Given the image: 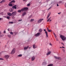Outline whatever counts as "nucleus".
Instances as JSON below:
<instances>
[{
    "label": "nucleus",
    "instance_id": "nucleus-38",
    "mask_svg": "<svg viewBox=\"0 0 66 66\" xmlns=\"http://www.w3.org/2000/svg\"><path fill=\"white\" fill-rule=\"evenodd\" d=\"M22 21V20H18V21Z\"/></svg>",
    "mask_w": 66,
    "mask_h": 66
},
{
    "label": "nucleus",
    "instance_id": "nucleus-12",
    "mask_svg": "<svg viewBox=\"0 0 66 66\" xmlns=\"http://www.w3.org/2000/svg\"><path fill=\"white\" fill-rule=\"evenodd\" d=\"M8 15L9 16H11L12 15V13H7Z\"/></svg>",
    "mask_w": 66,
    "mask_h": 66
},
{
    "label": "nucleus",
    "instance_id": "nucleus-29",
    "mask_svg": "<svg viewBox=\"0 0 66 66\" xmlns=\"http://www.w3.org/2000/svg\"><path fill=\"white\" fill-rule=\"evenodd\" d=\"M10 17L9 16H7L6 18L7 19H10Z\"/></svg>",
    "mask_w": 66,
    "mask_h": 66
},
{
    "label": "nucleus",
    "instance_id": "nucleus-51",
    "mask_svg": "<svg viewBox=\"0 0 66 66\" xmlns=\"http://www.w3.org/2000/svg\"><path fill=\"white\" fill-rule=\"evenodd\" d=\"M62 48H64V49H65V47H64L62 46Z\"/></svg>",
    "mask_w": 66,
    "mask_h": 66
},
{
    "label": "nucleus",
    "instance_id": "nucleus-11",
    "mask_svg": "<svg viewBox=\"0 0 66 66\" xmlns=\"http://www.w3.org/2000/svg\"><path fill=\"white\" fill-rule=\"evenodd\" d=\"M29 47V46H28L27 47L25 46L24 48V50H27V49Z\"/></svg>",
    "mask_w": 66,
    "mask_h": 66
},
{
    "label": "nucleus",
    "instance_id": "nucleus-31",
    "mask_svg": "<svg viewBox=\"0 0 66 66\" xmlns=\"http://www.w3.org/2000/svg\"><path fill=\"white\" fill-rule=\"evenodd\" d=\"M3 36V35H0V37H2Z\"/></svg>",
    "mask_w": 66,
    "mask_h": 66
},
{
    "label": "nucleus",
    "instance_id": "nucleus-55",
    "mask_svg": "<svg viewBox=\"0 0 66 66\" xmlns=\"http://www.w3.org/2000/svg\"><path fill=\"white\" fill-rule=\"evenodd\" d=\"M56 41H57L58 40V39H56Z\"/></svg>",
    "mask_w": 66,
    "mask_h": 66
},
{
    "label": "nucleus",
    "instance_id": "nucleus-34",
    "mask_svg": "<svg viewBox=\"0 0 66 66\" xmlns=\"http://www.w3.org/2000/svg\"><path fill=\"white\" fill-rule=\"evenodd\" d=\"M3 59L0 58V60H3Z\"/></svg>",
    "mask_w": 66,
    "mask_h": 66
},
{
    "label": "nucleus",
    "instance_id": "nucleus-46",
    "mask_svg": "<svg viewBox=\"0 0 66 66\" xmlns=\"http://www.w3.org/2000/svg\"><path fill=\"white\" fill-rule=\"evenodd\" d=\"M8 31H10V29H8Z\"/></svg>",
    "mask_w": 66,
    "mask_h": 66
},
{
    "label": "nucleus",
    "instance_id": "nucleus-18",
    "mask_svg": "<svg viewBox=\"0 0 66 66\" xmlns=\"http://www.w3.org/2000/svg\"><path fill=\"white\" fill-rule=\"evenodd\" d=\"M9 11L10 12H13V10L12 8L10 9Z\"/></svg>",
    "mask_w": 66,
    "mask_h": 66
},
{
    "label": "nucleus",
    "instance_id": "nucleus-24",
    "mask_svg": "<svg viewBox=\"0 0 66 66\" xmlns=\"http://www.w3.org/2000/svg\"><path fill=\"white\" fill-rule=\"evenodd\" d=\"M34 19H31L30 21L31 22H33V21H34Z\"/></svg>",
    "mask_w": 66,
    "mask_h": 66
},
{
    "label": "nucleus",
    "instance_id": "nucleus-8",
    "mask_svg": "<svg viewBox=\"0 0 66 66\" xmlns=\"http://www.w3.org/2000/svg\"><path fill=\"white\" fill-rule=\"evenodd\" d=\"M43 19H39V20H38L37 21V22L38 23H40V22H41L43 20Z\"/></svg>",
    "mask_w": 66,
    "mask_h": 66
},
{
    "label": "nucleus",
    "instance_id": "nucleus-28",
    "mask_svg": "<svg viewBox=\"0 0 66 66\" xmlns=\"http://www.w3.org/2000/svg\"><path fill=\"white\" fill-rule=\"evenodd\" d=\"M9 5L10 6H13V5H12V4H9Z\"/></svg>",
    "mask_w": 66,
    "mask_h": 66
},
{
    "label": "nucleus",
    "instance_id": "nucleus-19",
    "mask_svg": "<svg viewBox=\"0 0 66 66\" xmlns=\"http://www.w3.org/2000/svg\"><path fill=\"white\" fill-rule=\"evenodd\" d=\"M51 53V52H49L47 53L46 54L47 55H49Z\"/></svg>",
    "mask_w": 66,
    "mask_h": 66
},
{
    "label": "nucleus",
    "instance_id": "nucleus-33",
    "mask_svg": "<svg viewBox=\"0 0 66 66\" xmlns=\"http://www.w3.org/2000/svg\"><path fill=\"white\" fill-rule=\"evenodd\" d=\"M1 14L2 15H3V12H2L1 13Z\"/></svg>",
    "mask_w": 66,
    "mask_h": 66
},
{
    "label": "nucleus",
    "instance_id": "nucleus-32",
    "mask_svg": "<svg viewBox=\"0 0 66 66\" xmlns=\"http://www.w3.org/2000/svg\"><path fill=\"white\" fill-rule=\"evenodd\" d=\"M27 6H30V4H28L27 5Z\"/></svg>",
    "mask_w": 66,
    "mask_h": 66
},
{
    "label": "nucleus",
    "instance_id": "nucleus-48",
    "mask_svg": "<svg viewBox=\"0 0 66 66\" xmlns=\"http://www.w3.org/2000/svg\"><path fill=\"white\" fill-rule=\"evenodd\" d=\"M50 45H51V46H52V44H51L50 43Z\"/></svg>",
    "mask_w": 66,
    "mask_h": 66
},
{
    "label": "nucleus",
    "instance_id": "nucleus-35",
    "mask_svg": "<svg viewBox=\"0 0 66 66\" xmlns=\"http://www.w3.org/2000/svg\"><path fill=\"white\" fill-rule=\"evenodd\" d=\"M14 33L15 34V35H16V34H17V33L16 32H14Z\"/></svg>",
    "mask_w": 66,
    "mask_h": 66
},
{
    "label": "nucleus",
    "instance_id": "nucleus-10",
    "mask_svg": "<svg viewBox=\"0 0 66 66\" xmlns=\"http://www.w3.org/2000/svg\"><path fill=\"white\" fill-rule=\"evenodd\" d=\"M54 57L56 59H58V60H61V57H58L56 56H54Z\"/></svg>",
    "mask_w": 66,
    "mask_h": 66
},
{
    "label": "nucleus",
    "instance_id": "nucleus-47",
    "mask_svg": "<svg viewBox=\"0 0 66 66\" xmlns=\"http://www.w3.org/2000/svg\"><path fill=\"white\" fill-rule=\"evenodd\" d=\"M47 31H48V30H49V28H47Z\"/></svg>",
    "mask_w": 66,
    "mask_h": 66
},
{
    "label": "nucleus",
    "instance_id": "nucleus-14",
    "mask_svg": "<svg viewBox=\"0 0 66 66\" xmlns=\"http://www.w3.org/2000/svg\"><path fill=\"white\" fill-rule=\"evenodd\" d=\"M16 6H17L16 5H14L12 7L13 9H16L17 7H16Z\"/></svg>",
    "mask_w": 66,
    "mask_h": 66
},
{
    "label": "nucleus",
    "instance_id": "nucleus-54",
    "mask_svg": "<svg viewBox=\"0 0 66 66\" xmlns=\"http://www.w3.org/2000/svg\"><path fill=\"white\" fill-rule=\"evenodd\" d=\"M27 0H23V1H26Z\"/></svg>",
    "mask_w": 66,
    "mask_h": 66
},
{
    "label": "nucleus",
    "instance_id": "nucleus-1",
    "mask_svg": "<svg viewBox=\"0 0 66 66\" xmlns=\"http://www.w3.org/2000/svg\"><path fill=\"white\" fill-rule=\"evenodd\" d=\"M28 9V8L24 7L21 9V10H18V12L19 13H21V11H22V12H23V11H27Z\"/></svg>",
    "mask_w": 66,
    "mask_h": 66
},
{
    "label": "nucleus",
    "instance_id": "nucleus-57",
    "mask_svg": "<svg viewBox=\"0 0 66 66\" xmlns=\"http://www.w3.org/2000/svg\"><path fill=\"white\" fill-rule=\"evenodd\" d=\"M62 44L63 45H64V44L63 43H62Z\"/></svg>",
    "mask_w": 66,
    "mask_h": 66
},
{
    "label": "nucleus",
    "instance_id": "nucleus-22",
    "mask_svg": "<svg viewBox=\"0 0 66 66\" xmlns=\"http://www.w3.org/2000/svg\"><path fill=\"white\" fill-rule=\"evenodd\" d=\"M18 57H21V56H22V54H19L18 55Z\"/></svg>",
    "mask_w": 66,
    "mask_h": 66
},
{
    "label": "nucleus",
    "instance_id": "nucleus-4",
    "mask_svg": "<svg viewBox=\"0 0 66 66\" xmlns=\"http://www.w3.org/2000/svg\"><path fill=\"white\" fill-rule=\"evenodd\" d=\"M44 31H45V33L46 36L47 37H48V32H47V31H46V30L44 29Z\"/></svg>",
    "mask_w": 66,
    "mask_h": 66
},
{
    "label": "nucleus",
    "instance_id": "nucleus-56",
    "mask_svg": "<svg viewBox=\"0 0 66 66\" xmlns=\"http://www.w3.org/2000/svg\"><path fill=\"white\" fill-rule=\"evenodd\" d=\"M31 48V47H29V49H30Z\"/></svg>",
    "mask_w": 66,
    "mask_h": 66
},
{
    "label": "nucleus",
    "instance_id": "nucleus-61",
    "mask_svg": "<svg viewBox=\"0 0 66 66\" xmlns=\"http://www.w3.org/2000/svg\"><path fill=\"white\" fill-rule=\"evenodd\" d=\"M1 27L0 26V27Z\"/></svg>",
    "mask_w": 66,
    "mask_h": 66
},
{
    "label": "nucleus",
    "instance_id": "nucleus-50",
    "mask_svg": "<svg viewBox=\"0 0 66 66\" xmlns=\"http://www.w3.org/2000/svg\"><path fill=\"white\" fill-rule=\"evenodd\" d=\"M49 0H47L46 1H47V2H48L49 1Z\"/></svg>",
    "mask_w": 66,
    "mask_h": 66
},
{
    "label": "nucleus",
    "instance_id": "nucleus-43",
    "mask_svg": "<svg viewBox=\"0 0 66 66\" xmlns=\"http://www.w3.org/2000/svg\"><path fill=\"white\" fill-rule=\"evenodd\" d=\"M54 36L55 38H56L57 37H56V35H55V36Z\"/></svg>",
    "mask_w": 66,
    "mask_h": 66
},
{
    "label": "nucleus",
    "instance_id": "nucleus-17",
    "mask_svg": "<svg viewBox=\"0 0 66 66\" xmlns=\"http://www.w3.org/2000/svg\"><path fill=\"white\" fill-rule=\"evenodd\" d=\"M5 2V0H3L2 1L0 2V3L1 4L2 3H4Z\"/></svg>",
    "mask_w": 66,
    "mask_h": 66
},
{
    "label": "nucleus",
    "instance_id": "nucleus-25",
    "mask_svg": "<svg viewBox=\"0 0 66 66\" xmlns=\"http://www.w3.org/2000/svg\"><path fill=\"white\" fill-rule=\"evenodd\" d=\"M7 36L9 38H11V35H8Z\"/></svg>",
    "mask_w": 66,
    "mask_h": 66
},
{
    "label": "nucleus",
    "instance_id": "nucleus-7",
    "mask_svg": "<svg viewBox=\"0 0 66 66\" xmlns=\"http://www.w3.org/2000/svg\"><path fill=\"white\" fill-rule=\"evenodd\" d=\"M10 56L8 55H6L4 57L6 60H7L9 58Z\"/></svg>",
    "mask_w": 66,
    "mask_h": 66
},
{
    "label": "nucleus",
    "instance_id": "nucleus-2",
    "mask_svg": "<svg viewBox=\"0 0 66 66\" xmlns=\"http://www.w3.org/2000/svg\"><path fill=\"white\" fill-rule=\"evenodd\" d=\"M60 37L62 40H63V41H64V40H65L66 39V37L63 35H61Z\"/></svg>",
    "mask_w": 66,
    "mask_h": 66
},
{
    "label": "nucleus",
    "instance_id": "nucleus-27",
    "mask_svg": "<svg viewBox=\"0 0 66 66\" xmlns=\"http://www.w3.org/2000/svg\"><path fill=\"white\" fill-rule=\"evenodd\" d=\"M47 31H48V32H51L52 31V30H50L48 29V30Z\"/></svg>",
    "mask_w": 66,
    "mask_h": 66
},
{
    "label": "nucleus",
    "instance_id": "nucleus-16",
    "mask_svg": "<svg viewBox=\"0 0 66 66\" xmlns=\"http://www.w3.org/2000/svg\"><path fill=\"white\" fill-rule=\"evenodd\" d=\"M43 31V29L42 28H40L39 30V32L40 33L42 32Z\"/></svg>",
    "mask_w": 66,
    "mask_h": 66
},
{
    "label": "nucleus",
    "instance_id": "nucleus-20",
    "mask_svg": "<svg viewBox=\"0 0 66 66\" xmlns=\"http://www.w3.org/2000/svg\"><path fill=\"white\" fill-rule=\"evenodd\" d=\"M47 62H43L42 63L43 65H46V64Z\"/></svg>",
    "mask_w": 66,
    "mask_h": 66
},
{
    "label": "nucleus",
    "instance_id": "nucleus-30",
    "mask_svg": "<svg viewBox=\"0 0 66 66\" xmlns=\"http://www.w3.org/2000/svg\"><path fill=\"white\" fill-rule=\"evenodd\" d=\"M10 34H11V35H13V32H11L10 33Z\"/></svg>",
    "mask_w": 66,
    "mask_h": 66
},
{
    "label": "nucleus",
    "instance_id": "nucleus-41",
    "mask_svg": "<svg viewBox=\"0 0 66 66\" xmlns=\"http://www.w3.org/2000/svg\"><path fill=\"white\" fill-rule=\"evenodd\" d=\"M53 34H54V36H55L56 35H55V33H53Z\"/></svg>",
    "mask_w": 66,
    "mask_h": 66
},
{
    "label": "nucleus",
    "instance_id": "nucleus-60",
    "mask_svg": "<svg viewBox=\"0 0 66 66\" xmlns=\"http://www.w3.org/2000/svg\"><path fill=\"white\" fill-rule=\"evenodd\" d=\"M25 66H27V65H26Z\"/></svg>",
    "mask_w": 66,
    "mask_h": 66
},
{
    "label": "nucleus",
    "instance_id": "nucleus-9",
    "mask_svg": "<svg viewBox=\"0 0 66 66\" xmlns=\"http://www.w3.org/2000/svg\"><path fill=\"white\" fill-rule=\"evenodd\" d=\"M26 14H27V12H24L22 14V16L23 17V16H24L25 15H26Z\"/></svg>",
    "mask_w": 66,
    "mask_h": 66
},
{
    "label": "nucleus",
    "instance_id": "nucleus-52",
    "mask_svg": "<svg viewBox=\"0 0 66 66\" xmlns=\"http://www.w3.org/2000/svg\"><path fill=\"white\" fill-rule=\"evenodd\" d=\"M51 6L50 7V8L48 9H51Z\"/></svg>",
    "mask_w": 66,
    "mask_h": 66
},
{
    "label": "nucleus",
    "instance_id": "nucleus-49",
    "mask_svg": "<svg viewBox=\"0 0 66 66\" xmlns=\"http://www.w3.org/2000/svg\"><path fill=\"white\" fill-rule=\"evenodd\" d=\"M51 21V20H49V21Z\"/></svg>",
    "mask_w": 66,
    "mask_h": 66
},
{
    "label": "nucleus",
    "instance_id": "nucleus-40",
    "mask_svg": "<svg viewBox=\"0 0 66 66\" xmlns=\"http://www.w3.org/2000/svg\"><path fill=\"white\" fill-rule=\"evenodd\" d=\"M3 33H6V32L5 31H4L3 32Z\"/></svg>",
    "mask_w": 66,
    "mask_h": 66
},
{
    "label": "nucleus",
    "instance_id": "nucleus-23",
    "mask_svg": "<svg viewBox=\"0 0 66 66\" xmlns=\"http://www.w3.org/2000/svg\"><path fill=\"white\" fill-rule=\"evenodd\" d=\"M12 2H13V3H14V2H15V1L14 0H13L11 2H10V3H12Z\"/></svg>",
    "mask_w": 66,
    "mask_h": 66
},
{
    "label": "nucleus",
    "instance_id": "nucleus-36",
    "mask_svg": "<svg viewBox=\"0 0 66 66\" xmlns=\"http://www.w3.org/2000/svg\"><path fill=\"white\" fill-rule=\"evenodd\" d=\"M61 12H60L59 13H58V14H59V15H60L61 14Z\"/></svg>",
    "mask_w": 66,
    "mask_h": 66
},
{
    "label": "nucleus",
    "instance_id": "nucleus-45",
    "mask_svg": "<svg viewBox=\"0 0 66 66\" xmlns=\"http://www.w3.org/2000/svg\"><path fill=\"white\" fill-rule=\"evenodd\" d=\"M63 52H65V50H63Z\"/></svg>",
    "mask_w": 66,
    "mask_h": 66
},
{
    "label": "nucleus",
    "instance_id": "nucleus-58",
    "mask_svg": "<svg viewBox=\"0 0 66 66\" xmlns=\"http://www.w3.org/2000/svg\"><path fill=\"white\" fill-rule=\"evenodd\" d=\"M60 48H62V47H60Z\"/></svg>",
    "mask_w": 66,
    "mask_h": 66
},
{
    "label": "nucleus",
    "instance_id": "nucleus-15",
    "mask_svg": "<svg viewBox=\"0 0 66 66\" xmlns=\"http://www.w3.org/2000/svg\"><path fill=\"white\" fill-rule=\"evenodd\" d=\"M51 14V13H49L47 15V19H48V18H49V17L50 16V14Z\"/></svg>",
    "mask_w": 66,
    "mask_h": 66
},
{
    "label": "nucleus",
    "instance_id": "nucleus-13",
    "mask_svg": "<svg viewBox=\"0 0 66 66\" xmlns=\"http://www.w3.org/2000/svg\"><path fill=\"white\" fill-rule=\"evenodd\" d=\"M35 57L34 56L32 57L31 58V61H34L35 60Z\"/></svg>",
    "mask_w": 66,
    "mask_h": 66
},
{
    "label": "nucleus",
    "instance_id": "nucleus-53",
    "mask_svg": "<svg viewBox=\"0 0 66 66\" xmlns=\"http://www.w3.org/2000/svg\"><path fill=\"white\" fill-rule=\"evenodd\" d=\"M49 20L48 19V20H47V21L48 22V21H49Z\"/></svg>",
    "mask_w": 66,
    "mask_h": 66
},
{
    "label": "nucleus",
    "instance_id": "nucleus-39",
    "mask_svg": "<svg viewBox=\"0 0 66 66\" xmlns=\"http://www.w3.org/2000/svg\"><path fill=\"white\" fill-rule=\"evenodd\" d=\"M51 17L49 18V19H48V20H50V19H51Z\"/></svg>",
    "mask_w": 66,
    "mask_h": 66
},
{
    "label": "nucleus",
    "instance_id": "nucleus-21",
    "mask_svg": "<svg viewBox=\"0 0 66 66\" xmlns=\"http://www.w3.org/2000/svg\"><path fill=\"white\" fill-rule=\"evenodd\" d=\"M35 44H34L33 45V48H34V49H35V48H36L37 47H35Z\"/></svg>",
    "mask_w": 66,
    "mask_h": 66
},
{
    "label": "nucleus",
    "instance_id": "nucleus-42",
    "mask_svg": "<svg viewBox=\"0 0 66 66\" xmlns=\"http://www.w3.org/2000/svg\"><path fill=\"white\" fill-rule=\"evenodd\" d=\"M59 3H62V1H60L59 2Z\"/></svg>",
    "mask_w": 66,
    "mask_h": 66
},
{
    "label": "nucleus",
    "instance_id": "nucleus-5",
    "mask_svg": "<svg viewBox=\"0 0 66 66\" xmlns=\"http://www.w3.org/2000/svg\"><path fill=\"white\" fill-rule=\"evenodd\" d=\"M15 48H14L12 50L11 52V54H14V53H15Z\"/></svg>",
    "mask_w": 66,
    "mask_h": 66
},
{
    "label": "nucleus",
    "instance_id": "nucleus-44",
    "mask_svg": "<svg viewBox=\"0 0 66 66\" xmlns=\"http://www.w3.org/2000/svg\"><path fill=\"white\" fill-rule=\"evenodd\" d=\"M59 6V5L58 4H57V6Z\"/></svg>",
    "mask_w": 66,
    "mask_h": 66
},
{
    "label": "nucleus",
    "instance_id": "nucleus-37",
    "mask_svg": "<svg viewBox=\"0 0 66 66\" xmlns=\"http://www.w3.org/2000/svg\"><path fill=\"white\" fill-rule=\"evenodd\" d=\"M2 19H3V18H0V20H1Z\"/></svg>",
    "mask_w": 66,
    "mask_h": 66
},
{
    "label": "nucleus",
    "instance_id": "nucleus-6",
    "mask_svg": "<svg viewBox=\"0 0 66 66\" xmlns=\"http://www.w3.org/2000/svg\"><path fill=\"white\" fill-rule=\"evenodd\" d=\"M16 13L17 12L16 11L13 12L12 13V16H15Z\"/></svg>",
    "mask_w": 66,
    "mask_h": 66
},
{
    "label": "nucleus",
    "instance_id": "nucleus-59",
    "mask_svg": "<svg viewBox=\"0 0 66 66\" xmlns=\"http://www.w3.org/2000/svg\"><path fill=\"white\" fill-rule=\"evenodd\" d=\"M61 44H63V43H61Z\"/></svg>",
    "mask_w": 66,
    "mask_h": 66
},
{
    "label": "nucleus",
    "instance_id": "nucleus-3",
    "mask_svg": "<svg viewBox=\"0 0 66 66\" xmlns=\"http://www.w3.org/2000/svg\"><path fill=\"white\" fill-rule=\"evenodd\" d=\"M40 35V33L39 32H38L35 35V36H36V37H38Z\"/></svg>",
    "mask_w": 66,
    "mask_h": 66
},
{
    "label": "nucleus",
    "instance_id": "nucleus-26",
    "mask_svg": "<svg viewBox=\"0 0 66 66\" xmlns=\"http://www.w3.org/2000/svg\"><path fill=\"white\" fill-rule=\"evenodd\" d=\"M9 23H11V24H13V23H14V22H9Z\"/></svg>",
    "mask_w": 66,
    "mask_h": 66
}]
</instances>
